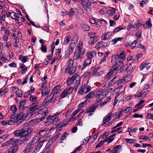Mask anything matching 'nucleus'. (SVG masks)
I'll return each mask as SVG.
<instances>
[{
    "mask_svg": "<svg viewBox=\"0 0 153 153\" xmlns=\"http://www.w3.org/2000/svg\"><path fill=\"white\" fill-rule=\"evenodd\" d=\"M85 51V48L83 46L82 42L79 41L76 48V53L73 57L74 60L80 61Z\"/></svg>",
    "mask_w": 153,
    "mask_h": 153,
    "instance_id": "1",
    "label": "nucleus"
},
{
    "mask_svg": "<svg viewBox=\"0 0 153 153\" xmlns=\"http://www.w3.org/2000/svg\"><path fill=\"white\" fill-rule=\"evenodd\" d=\"M33 131V129L30 127L25 128H22L15 131L13 133L14 134L16 137H24L32 133Z\"/></svg>",
    "mask_w": 153,
    "mask_h": 153,
    "instance_id": "2",
    "label": "nucleus"
},
{
    "mask_svg": "<svg viewBox=\"0 0 153 153\" xmlns=\"http://www.w3.org/2000/svg\"><path fill=\"white\" fill-rule=\"evenodd\" d=\"M114 116V114L109 113L104 117L102 121V125L105 127H107L111 125L112 122L110 121L111 117Z\"/></svg>",
    "mask_w": 153,
    "mask_h": 153,
    "instance_id": "3",
    "label": "nucleus"
},
{
    "mask_svg": "<svg viewBox=\"0 0 153 153\" xmlns=\"http://www.w3.org/2000/svg\"><path fill=\"white\" fill-rule=\"evenodd\" d=\"M73 89V87L71 86L68 88H66L64 90L61 94L59 96V99H61L66 97L68 94L72 93Z\"/></svg>",
    "mask_w": 153,
    "mask_h": 153,
    "instance_id": "4",
    "label": "nucleus"
},
{
    "mask_svg": "<svg viewBox=\"0 0 153 153\" xmlns=\"http://www.w3.org/2000/svg\"><path fill=\"white\" fill-rule=\"evenodd\" d=\"M123 65V63L122 61H118L111 68V71L113 70L114 74H116L122 67Z\"/></svg>",
    "mask_w": 153,
    "mask_h": 153,
    "instance_id": "5",
    "label": "nucleus"
},
{
    "mask_svg": "<svg viewBox=\"0 0 153 153\" xmlns=\"http://www.w3.org/2000/svg\"><path fill=\"white\" fill-rule=\"evenodd\" d=\"M38 97H37L35 96H30V101L34 102L31 104V106H33L34 107H36V108H39V103L38 101Z\"/></svg>",
    "mask_w": 153,
    "mask_h": 153,
    "instance_id": "6",
    "label": "nucleus"
},
{
    "mask_svg": "<svg viewBox=\"0 0 153 153\" xmlns=\"http://www.w3.org/2000/svg\"><path fill=\"white\" fill-rule=\"evenodd\" d=\"M80 76L77 74H74L72 77L68 79L67 82V84L68 85H71L75 81L77 82L79 80Z\"/></svg>",
    "mask_w": 153,
    "mask_h": 153,
    "instance_id": "7",
    "label": "nucleus"
},
{
    "mask_svg": "<svg viewBox=\"0 0 153 153\" xmlns=\"http://www.w3.org/2000/svg\"><path fill=\"white\" fill-rule=\"evenodd\" d=\"M75 45L72 43H70L68 48L65 51V56L67 57L69 56L73 52Z\"/></svg>",
    "mask_w": 153,
    "mask_h": 153,
    "instance_id": "8",
    "label": "nucleus"
},
{
    "mask_svg": "<svg viewBox=\"0 0 153 153\" xmlns=\"http://www.w3.org/2000/svg\"><path fill=\"white\" fill-rule=\"evenodd\" d=\"M39 108H36V107H34L33 106H31L30 108L27 110V112L26 117V120H28L30 119L34 114L35 111Z\"/></svg>",
    "mask_w": 153,
    "mask_h": 153,
    "instance_id": "9",
    "label": "nucleus"
},
{
    "mask_svg": "<svg viewBox=\"0 0 153 153\" xmlns=\"http://www.w3.org/2000/svg\"><path fill=\"white\" fill-rule=\"evenodd\" d=\"M91 90V87L88 85H82L79 92V94H82L83 92L87 93Z\"/></svg>",
    "mask_w": 153,
    "mask_h": 153,
    "instance_id": "10",
    "label": "nucleus"
},
{
    "mask_svg": "<svg viewBox=\"0 0 153 153\" xmlns=\"http://www.w3.org/2000/svg\"><path fill=\"white\" fill-rule=\"evenodd\" d=\"M43 137H44L43 136L39 138V141L38 142V144L35 147V149L36 153L39 151L41 147L43 144L44 142L46 141V139L45 140L43 139Z\"/></svg>",
    "mask_w": 153,
    "mask_h": 153,
    "instance_id": "11",
    "label": "nucleus"
},
{
    "mask_svg": "<svg viewBox=\"0 0 153 153\" xmlns=\"http://www.w3.org/2000/svg\"><path fill=\"white\" fill-rule=\"evenodd\" d=\"M124 67L125 68L126 70L127 71V74H131L135 68V66H132L130 63L125 64L124 65Z\"/></svg>",
    "mask_w": 153,
    "mask_h": 153,
    "instance_id": "12",
    "label": "nucleus"
},
{
    "mask_svg": "<svg viewBox=\"0 0 153 153\" xmlns=\"http://www.w3.org/2000/svg\"><path fill=\"white\" fill-rule=\"evenodd\" d=\"M67 121H65L62 120L58 124H56L55 125L56 128H57V129L56 131L58 132L62 129V127H64L67 124Z\"/></svg>",
    "mask_w": 153,
    "mask_h": 153,
    "instance_id": "13",
    "label": "nucleus"
},
{
    "mask_svg": "<svg viewBox=\"0 0 153 153\" xmlns=\"http://www.w3.org/2000/svg\"><path fill=\"white\" fill-rule=\"evenodd\" d=\"M90 38L88 43L89 45H92L99 40L100 38L98 36H90Z\"/></svg>",
    "mask_w": 153,
    "mask_h": 153,
    "instance_id": "14",
    "label": "nucleus"
},
{
    "mask_svg": "<svg viewBox=\"0 0 153 153\" xmlns=\"http://www.w3.org/2000/svg\"><path fill=\"white\" fill-rule=\"evenodd\" d=\"M98 104L95 103L88 108L85 113H92L94 111L95 109L98 106Z\"/></svg>",
    "mask_w": 153,
    "mask_h": 153,
    "instance_id": "15",
    "label": "nucleus"
},
{
    "mask_svg": "<svg viewBox=\"0 0 153 153\" xmlns=\"http://www.w3.org/2000/svg\"><path fill=\"white\" fill-rule=\"evenodd\" d=\"M23 152L24 153H36L33 146H32L28 144L26 148L24 150Z\"/></svg>",
    "mask_w": 153,
    "mask_h": 153,
    "instance_id": "16",
    "label": "nucleus"
},
{
    "mask_svg": "<svg viewBox=\"0 0 153 153\" xmlns=\"http://www.w3.org/2000/svg\"><path fill=\"white\" fill-rule=\"evenodd\" d=\"M19 149L18 147L16 145L12 146L7 150V153H16Z\"/></svg>",
    "mask_w": 153,
    "mask_h": 153,
    "instance_id": "17",
    "label": "nucleus"
},
{
    "mask_svg": "<svg viewBox=\"0 0 153 153\" xmlns=\"http://www.w3.org/2000/svg\"><path fill=\"white\" fill-rule=\"evenodd\" d=\"M61 113V112H57L53 116H49L47 118V119L51 120L54 121H58V116Z\"/></svg>",
    "mask_w": 153,
    "mask_h": 153,
    "instance_id": "18",
    "label": "nucleus"
},
{
    "mask_svg": "<svg viewBox=\"0 0 153 153\" xmlns=\"http://www.w3.org/2000/svg\"><path fill=\"white\" fill-rule=\"evenodd\" d=\"M100 69V67H98L95 68L93 71V75H94L95 76H99L102 74L103 73V71H101L99 72H98L97 71L99 70Z\"/></svg>",
    "mask_w": 153,
    "mask_h": 153,
    "instance_id": "19",
    "label": "nucleus"
},
{
    "mask_svg": "<svg viewBox=\"0 0 153 153\" xmlns=\"http://www.w3.org/2000/svg\"><path fill=\"white\" fill-rule=\"evenodd\" d=\"M148 92L145 91L143 92H141L140 91H137L134 95V96L137 97L144 98Z\"/></svg>",
    "mask_w": 153,
    "mask_h": 153,
    "instance_id": "20",
    "label": "nucleus"
},
{
    "mask_svg": "<svg viewBox=\"0 0 153 153\" xmlns=\"http://www.w3.org/2000/svg\"><path fill=\"white\" fill-rule=\"evenodd\" d=\"M150 66L151 64L150 63H143L140 65V70H142L143 69H145L146 70H147L150 68Z\"/></svg>",
    "mask_w": 153,
    "mask_h": 153,
    "instance_id": "21",
    "label": "nucleus"
},
{
    "mask_svg": "<svg viewBox=\"0 0 153 153\" xmlns=\"http://www.w3.org/2000/svg\"><path fill=\"white\" fill-rule=\"evenodd\" d=\"M97 54V53L95 51H93L91 52L86 53V55L88 59H91L93 57L95 56Z\"/></svg>",
    "mask_w": 153,
    "mask_h": 153,
    "instance_id": "22",
    "label": "nucleus"
},
{
    "mask_svg": "<svg viewBox=\"0 0 153 153\" xmlns=\"http://www.w3.org/2000/svg\"><path fill=\"white\" fill-rule=\"evenodd\" d=\"M48 130V129H47V128H44L40 130L39 131V134L40 135L43 136L42 137H44L43 138V139L45 140L46 139V140H47L46 138L47 137L45 136V135L47 134Z\"/></svg>",
    "mask_w": 153,
    "mask_h": 153,
    "instance_id": "23",
    "label": "nucleus"
},
{
    "mask_svg": "<svg viewBox=\"0 0 153 153\" xmlns=\"http://www.w3.org/2000/svg\"><path fill=\"white\" fill-rule=\"evenodd\" d=\"M111 35L112 33L111 32L106 33L102 36V40H105L108 39Z\"/></svg>",
    "mask_w": 153,
    "mask_h": 153,
    "instance_id": "24",
    "label": "nucleus"
},
{
    "mask_svg": "<svg viewBox=\"0 0 153 153\" xmlns=\"http://www.w3.org/2000/svg\"><path fill=\"white\" fill-rule=\"evenodd\" d=\"M152 26V24L150 18H149L148 20L143 25V27L145 29L149 28Z\"/></svg>",
    "mask_w": 153,
    "mask_h": 153,
    "instance_id": "25",
    "label": "nucleus"
},
{
    "mask_svg": "<svg viewBox=\"0 0 153 153\" xmlns=\"http://www.w3.org/2000/svg\"><path fill=\"white\" fill-rule=\"evenodd\" d=\"M61 89V86L59 85H57L54 87L52 93L53 94H59L60 91Z\"/></svg>",
    "mask_w": 153,
    "mask_h": 153,
    "instance_id": "26",
    "label": "nucleus"
},
{
    "mask_svg": "<svg viewBox=\"0 0 153 153\" xmlns=\"http://www.w3.org/2000/svg\"><path fill=\"white\" fill-rule=\"evenodd\" d=\"M18 119L19 120H26V115L23 112H21L18 114H17Z\"/></svg>",
    "mask_w": 153,
    "mask_h": 153,
    "instance_id": "27",
    "label": "nucleus"
},
{
    "mask_svg": "<svg viewBox=\"0 0 153 153\" xmlns=\"http://www.w3.org/2000/svg\"><path fill=\"white\" fill-rule=\"evenodd\" d=\"M95 94V92L94 91H91L85 97V99H92L94 96Z\"/></svg>",
    "mask_w": 153,
    "mask_h": 153,
    "instance_id": "28",
    "label": "nucleus"
},
{
    "mask_svg": "<svg viewBox=\"0 0 153 153\" xmlns=\"http://www.w3.org/2000/svg\"><path fill=\"white\" fill-rule=\"evenodd\" d=\"M71 37L70 36H66L65 37L63 42L62 43L63 45H67L70 41L71 39Z\"/></svg>",
    "mask_w": 153,
    "mask_h": 153,
    "instance_id": "29",
    "label": "nucleus"
},
{
    "mask_svg": "<svg viewBox=\"0 0 153 153\" xmlns=\"http://www.w3.org/2000/svg\"><path fill=\"white\" fill-rule=\"evenodd\" d=\"M111 85L110 84V82H109L107 80H105L103 84L102 88L103 89H105V88H108Z\"/></svg>",
    "mask_w": 153,
    "mask_h": 153,
    "instance_id": "30",
    "label": "nucleus"
},
{
    "mask_svg": "<svg viewBox=\"0 0 153 153\" xmlns=\"http://www.w3.org/2000/svg\"><path fill=\"white\" fill-rule=\"evenodd\" d=\"M57 95L56 94H51L48 96V97H49V99L50 100V102L51 103L54 101H55L56 99V98Z\"/></svg>",
    "mask_w": 153,
    "mask_h": 153,
    "instance_id": "31",
    "label": "nucleus"
},
{
    "mask_svg": "<svg viewBox=\"0 0 153 153\" xmlns=\"http://www.w3.org/2000/svg\"><path fill=\"white\" fill-rule=\"evenodd\" d=\"M10 144L12 146L18 145V139H14L13 138H10L9 139Z\"/></svg>",
    "mask_w": 153,
    "mask_h": 153,
    "instance_id": "32",
    "label": "nucleus"
},
{
    "mask_svg": "<svg viewBox=\"0 0 153 153\" xmlns=\"http://www.w3.org/2000/svg\"><path fill=\"white\" fill-rule=\"evenodd\" d=\"M20 68L22 69L21 72L22 74H25L27 71V68L24 64H21Z\"/></svg>",
    "mask_w": 153,
    "mask_h": 153,
    "instance_id": "33",
    "label": "nucleus"
},
{
    "mask_svg": "<svg viewBox=\"0 0 153 153\" xmlns=\"http://www.w3.org/2000/svg\"><path fill=\"white\" fill-rule=\"evenodd\" d=\"M49 98H50L49 97H48V96L46 97L45 98L42 103V105L43 106H46L50 102V100Z\"/></svg>",
    "mask_w": 153,
    "mask_h": 153,
    "instance_id": "34",
    "label": "nucleus"
},
{
    "mask_svg": "<svg viewBox=\"0 0 153 153\" xmlns=\"http://www.w3.org/2000/svg\"><path fill=\"white\" fill-rule=\"evenodd\" d=\"M74 61L71 59H70L68 61L67 64V66L68 68L73 67Z\"/></svg>",
    "mask_w": 153,
    "mask_h": 153,
    "instance_id": "35",
    "label": "nucleus"
},
{
    "mask_svg": "<svg viewBox=\"0 0 153 153\" xmlns=\"http://www.w3.org/2000/svg\"><path fill=\"white\" fill-rule=\"evenodd\" d=\"M91 61L90 59H86L84 61L83 63V68H85L86 66H88L90 65L91 63Z\"/></svg>",
    "mask_w": 153,
    "mask_h": 153,
    "instance_id": "36",
    "label": "nucleus"
},
{
    "mask_svg": "<svg viewBox=\"0 0 153 153\" xmlns=\"http://www.w3.org/2000/svg\"><path fill=\"white\" fill-rule=\"evenodd\" d=\"M116 10L115 8L112 7L110 10L108 11V13L110 16H111L115 13Z\"/></svg>",
    "mask_w": 153,
    "mask_h": 153,
    "instance_id": "37",
    "label": "nucleus"
},
{
    "mask_svg": "<svg viewBox=\"0 0 153 153\" xmlns=\"http://www.w3.org/2000/svg\"><path fill=\"white\" fill-rule=\"evenodd\" d=\"M115 74L114 71L112 70L111 71V69L110 70L109 72L107 74V75L105 77V79H109L112 76V75Z\"/></svg>",
    "mask_w": 153,
    "mask_h": 153,
    "instance_id": "38",
    "label": "nucleus"
},
{
    "mask_svg": "<svg viewBox=\"0 0 153 153\" xmlns=\"http://www.w3.org/2000/svg\"><path fill=\"white\" fill-rule=\"evenodd\" d=\"M50 91V89L47 88H45L42 90V93L43 95H46L49 94Z\"/></svg>",
    "mask_w": 153,
    "mask_h": 153,
    "instance_id": "39",
    "label": "nucleus"
},
{
    "mask_svg": "<svg viewBox=\"0 0 153 153\" xmlns=\"http://www.w3.org/2000/svg\"><path fill=\"white\" fill-rule=\"evenodd\" d=\"M82 29L84 31H87L89 30L90 27L87 25L82 24L81 25V26Z\"/></svg>",
    "mask_w": 153,
    "mask_h": 153,
    "instance_id": "40",
    "label": "nucleus"
},
{
    "mask_svg": "<svg viewBox=\"0 0 153 153\" xmlns=\"http://www.w3.org/2000/svg\"><path fill=\"white\" fill-rule=\"evenodd\" d=\"M132 76L131 75L127 74L124 77L123 79L125 82L130 81L132 78Z\"/></svg>",
    "mask_w": 153,
    "mask_h": 153,
    "instance_id": "41",
    "label": "nucleus"
},
{
    "mask_svg": "<svg viewBox=\"0 0 153 153\" xmlns=\"http://www.w3.org/2000/svg\"><path fill=\"white\" fill-rule=\"evenodd\" d=\"M115 134H114L109 137L106 140L107 143H108L111 142L114 140V137L115 136Z\"/></svg>",
    "mask_w": 153,
    "mask_h": 153,
    "instance_id": "42",
    "label": "nucleus"
},
{
    "mask_svg": "<svg viewBox=\"0 0 153 153\" xmlns=\"http://www.w3.org/2000/svg\"><path fill=\"white\" fill-rule=\"evenodd\" d=\"M19 59L21 60L23 63H25L27 61L28 57L27 56H21L20 57Z\"/></svg>",
    "mask_w": 153,
    "mask_h": 153,
    "instance_id": "43",
    "label": "nucleus"
},
{
    "mask_svg": "<svg viewBox=\"0 0 153 153\" xmlns=\"http://www.w3.org/2000/svg\"><path fill=\"white\" fill-rule=\"evenodd\" d=\"M26 103V101L25 100H23L21 101L19 103V109L21 110L22 109L24 105Z\"/></svg>",
    "mask_w": 153,
    "mask_h": 153,
    "instance_id": "44",
    "label": "nucleus"
},
{
    "mask_svg": "<svg viewBox=\"0 0 153 153\" xmlns=\"http://www.w3.org/2000/svg\"><path fill=\"white\" fill-rule=\"evenodd\" d=\"M68 69H69V73L70 76H71L75 73L76 70V68L75 67L73 66V67L70 68Z\"/></svg>",
    "mask_w": 153,
    "mask_h": 153,
    "instance_id": "45",
    "label": "nucleus"
},
{
    "mask_svg": "<svg viewBox=\"0 0 153 153\" xmlns=\"http://www.w3.org/2000/svg\"><path fill=\"white\" fill-rule=\"evenodd\" d=\"M137 1L140 4V6L141 7H143V4H146L148 2L147 0H137Z\"/></svg>",
    "mask_w": 153,
    "mask_h": 153,
    "instance_id": "46",
    "label": "nucleus"
},
{
    "mask_svg": "<svg viewBox=\"0 0 153 153\" xmlns=\"http://www.w3.org/2000/svg\"><path fill=\"white\" fill-rule=\"evenodd\" d=\"M118 55L119 57V58L121 59L122 60H124L126 59L125 53L124 51H123L120 53L119 55Z\"/></svg>",
    "mask_w": 153,
    "mask_h": 153,
    "instance_id": "47",
    "label": "nucleus"
},
{
    "mask_svg": "<svg viewBox=\"0 0 153 153\" xmlns=\"http://www.w3.org/2000/svg\"><path fill=\"white\" fill-rule=\"evenodd\" d=\"M11 119L12 121H15L18 119L17 114L14 113L10 116Z\"/></svg>",
    "mask_w": 153,
    "mask_h": 153,
    "instance_id": "48",
    "label": "nucleus"
},
{
    "mask_svg": "<svg viewBox=\"0 0 153 153\" xmlns=\"http://www.w3.org/2000/svg\"><path fill=\"white\" fill-rule=\"evenodd\" d=\"M35 90V89L34 87L33 86H31L30 90L26 92V94H27V95H29L31 94L32 93H34Z\"/></svg>",
    "mask_w": 153,
    "mask_h": 153,
    "instance_id": "49",
    "label": "nucleus"
},
{
    "mask_svg": "<svg viewBox=\"0 0 153 153\" xmlns=\"http://www.w3.org/2000/svg\"><path fill=\"white\" fill-rule=\"evenodd\" d=\"M75 13V12L74 11L73 8H71L70 10L67 14L69 17H71L74 15Z\"/></svg>",
    "mask_w": 153,
    "mask_h": 153,
    "instance_id": "50",
    "label": "nucleus"
},
{
    "mask_svg": "<svg viewBox=\"0 0 153 153\" xmlns=\"http://www.w3.org/2000/svg\"><path fill=\"white\" fill-rule=\"evenodd\" d=\"M102 21H103L105 22L106 23H107V22H106L105 20L102 19H99L97 21L96 24L97 25L98 27L101 26V25L102 23Z\"/></svg>",
    "mask_w": 153,
    "mask_h": 153,
    "instance_id": "51",
    "label": "nucleus"
},
{
    "mask_svg": "<svg viewBox=\"0 0 153 153\" xmlns=\"http://www.w3.org/2000/svg\"><path fill=\"white\" fill-rule=\"evenodd\" d=\"M11 17L12 19H15L16 18H19V14L18 13L13 12L12 13V14L11 16Z\"/></svg>",
    "mask_w": 153,
    "mask_h": 153,
    "instance_id": "52",
    "label": "nucleus"
},
{
    "mask_svg": "<svg viewBox=\"0 0 153 153\" xmlns=\"http://www.w3.org/2000/svg\"><path fill=\"white\" fill-rule=\"evenodd\" d=\"M118 77L114 78L111 81H110V84L111 85H113L117 82H118Z\"/></svg>",
    "mask_w": 153,
    "mask_h": 153,
    "instance_id": "53",
    "label": "nucleus"
},
{
    "mask_svg": "<svg viewBox=\"0 0 153 153\" xmlns=\"http://www.w3.org/2000/svg\"><path fill=\"white\" fill-rule=\"evenodd\" d=\"M36 139V137H34L32 139L29 143L28 145L33 146V145L35 143Z\"/></svg>",
    "mask_w": 153,
    "mask_h": 153,
    "instance_id": "54",
    "label": "nucleus"
},
{
    "mask_svg": "<svg viewBox=\"0 0 153 153\" xmlns=\"http://www.w3.org/2000/svg\"><path fill=\"white\" fill-rule=\"evenodd\" d=\"M126 141L127 143H134L135 141V139H126Z\"/></svg>",
    "mask_w": 153,
    "mask_h": 153,
    "instance_id": "55",
    "label": "nucleus"
},
{
    "mask_svg": "<svg viewBox=\"0 0 153 153\" xmlns=\"http://www.w3.org/2000/svg\"><path fill=\"white\" fill-rule=\"evenodd\" d=\"M118 96H119V95H117V96L115 97L114 102L113 103L114 106H115L116 105L117 101L120 102V101H121V100H122V99L119 98V97Z\"/></svg>",
    "mask_w": 153,
    "mask_h": 153,
    "instance_id": "56",
    "label": "nucleus"
},
{
    "mask_svg": "<svg viewBox=\"0 0 153 153\" xmlns=\"http://www.w3.org/2000/svg\"><path fill=\"white\" fill-rule=\"evenodd\" d=\"M87 100H86L85 101L81 102L78 105V108H80L85 106L87 104Z\"/></svg>",
    "mask_w": 153,
    "mask_h": 153,
    "instance_id": "57",
    "label": "nucleus"
},
{
    "mask_svg": "<svg viewBox=\"0 0 153 153\" xmlns=\"http://www.w3.org/2000/svg\"><path fill=\"white\" fill-rule=\"evenodd\" d=\"M112 90V89H106L103 93V95L105 96L109 94L111 91Z\"/></svg>",
    "mask_w": 153,
    "mask_h": 153,
    "instance_id": "58",
    "label": "nucleus"
},
{
    "mask_svg": "<svg viewBox=\"0 0 153 153\" xmlns=\"http://www.w3.org/2000/svg\"><path fill=\"white\" fill-rule=\"evenodd\" d=\"M8 91V89L4 88L3 90L0 91L1 93V96L3 95L6 94Z\"/></svg>",
    "mask_w": 153,
    "mask_h": 153,
    "instance_id": "59",
    "label": "nucleus"
},
{
    "mask_svg": "<svg viewBox=\"0 0 153 153\" xmlns=\"http://www.w3.org/2000/svg\"><path fill=\"white\" fill-rule=\"evenodd\" d=\"M40 49L44 53H45L47 51V49L46 47L43 45H42Z\"/></svg>",
    "mask_w": 153,
    "mask_h": 153,
    "instance_id": "60",
    "label": "nucleus"
},
{
    "mask_svg": "<svg viewBox=\"0 0 153 153\" xmlns=\"http://www.w3.org/2000/svg\"><path fill=\"white\" fill-rule=\"evenodd\" d=\"M128 130H130V131L133 133H136L137 132V131L138 130V128H133V127H130V128H128Z\"/></svg>",
    "mask_w": 153,
    "mask_h": 153,
    "instance_id": "61",
    "label": "nucleus"
},
{
    "mask_svg": "<svg viewBox=\"0 0 153 153\" xmlns=\"http://www.w3.org/2000/svg\"><path fill=\"white\" fill-rule=\"evenodd\" d=\"M10 144V140H9L2 144L1 146L3 147H6L9 146Z\"/></svg>",
    "mask_w": 153,
    "mask_h": 153,
    "instance_id": "62",
    "label": "nucleus"
},
{
    "mask_svg": "<svg viewBox=\"0 0 153 153\" xmlns=\"http://www.w3.org/2000/svg\"><path fill=\"white\" fill-rule=\"evenodd\" d=\"M103 95H100L96 96L97 97L96 100L97 102H99L103 98Z\"/></svg>",
    "mask_w": 153,
    "mask_h": 153,
    "instance_id": "63",
    "label": "nucleus"
},
{
    "mask_svg": "<svg viewBox=\"0 0 153 153\" xmlns=\"http://www.w3.org/2000/svg\"><path fill=\"white\" fill-rule=\"evenodd\" d=\"M102 42H98L95 46V48L98 49L99 48H100L102 47L103 45V44H102Z\"/></svg>",
    "mask_w": 153,
    "mask_h": 153,
    "instance_id": "64",
    "label": "nucleus"
}]
</instances>
